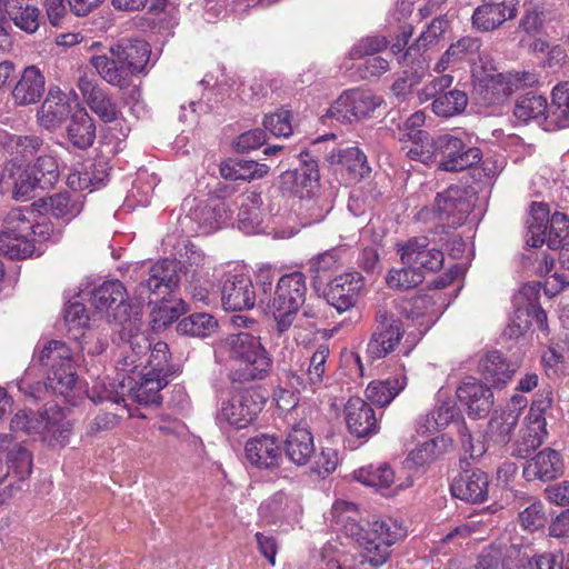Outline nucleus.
<instances>
[{
	"mask_svg": "<svg viewBox=\"0 0 569 569\" xmlns=\"http://www.w3.org/2000/svg\"><path fill=\"white\" fill-rule=\"evenodd\" d=\"M39 362L48 368L46 382L31 385L27 372L19 382V389L26 395L40 399L42 392H52L76 405L81 396V387L74 370L70 348L62 341L51 340L40 350Z\"/></svg>",
	"mask_w": 569,
	"mask_h": 569,
	"instance_id": "1",
	"label": "nucleus"
},
{
	"mask_svg": "<svg viewBox=\"0 0 569 569\" xmlns=\"http://www.w3.org/2000/svg\"><path fill=\"white\" fill-rule=\"evenodd\" d=\"M111 58L94 54L90 64L111 86L124 88L134 73L141 72L150 57V46L140 39H122L109 49Z\"/></svg>",
	"mask_w": 569,
	"mask_h": 569,
	"instance_id": "2",
	"label": "nucleus"
},
{
	"mask_svg": "<svg viewBox=\"0 0 569 569\" xmlns=\"http://www.w3.org/2000/svg\"><path fill=\"white\" fill-rule=\"evenodd\" d=\"M11 429L30 436L38 435L50 445L63 446L68 442L71 425L63 410L51 405L40 413L19 411L11 420Z\"/></svg>",
	"mask_w": 569,
	"mask_h": 569,
	"instance_id": "3",
	"label": "nucleus"
},
{
	"mask_svg": "<svg viewBox=\"0 0 569 569\" xmlns=\"http://www.w3.org/2000/svg\"><path fill=\"white\" fill-rule=\"evenodd\" d=\"M475 91L485 104H497L507 99L515 91L530 87L537 81L535 73L522 72H496L493 67L485 64L481 69L473 70Z\"/></svg>",
	"mask_w": 569,
	"mask_h": 569,
	"instance_id": "4",
	"label": "nucleus"
},
{
	"mask_svg": "<svg viewBox=\"0 0 569 569\" xmlns=\"http://www.w3.org/2000/svg\"><path fill=\"white\" fill-rule=\"evenodd\" d=\"M226 346L229 357L241 365L244 380H261L269 375L272 360L259 337L249 332L229 335Z\"/></svg>",
	"mask_w": 569,
	"mask_h": 569,
	"instance_id": "5",
	"label": "nucleus"
},
{
	"mask_svg": "<svg viewBox=\"0 0 569 569\" xmlns=\"http://www.w3.org/2000/svg\"><path fill=\"white\" fill-rule=\"evenodd\" d=\"M0 462L7 466V472L0 477V506L22 490L32 469L30 452L16 442L10 435H0Z\"/></svg>",
	"mask_w": 569,
	"mask_h": 569,
	"instance_id": "6",
	"label": "nucleus"
},
{
	"mask_svg": "<svg viewBox=\"0 0 569 569\" xmlns=\"http://www.w3.org/2000/svg\"><path fill=\"white\" fill-rule=\"evenodd\" d=\"M527 228L528 246L538 248L547 242L550 249H556L568 234L569 220L561 212H555L549 218V209L546 204L532 203Z\"/></svg>",
	"mask_w": 569,
	"mask_h": 569,
	"instance_id": "7",
	"label": "nucleus"
},
{
	"mask_svg": "<svg viewBox=\"0 0 569 569\" xmlns=\"http://www.w3.org/2000/svg\"><path fill=\"white\" fill-rule=\"evenodd\" d=\"M306 292V277L301 272L288 273L278 280L271 309L280 332L292 325L295 315L305 302Z\"/></svg>",
	"mask_w": 569,
	"mask_h": 569,
	"instance_id": "8",
	"label": "nucleus"
},
{
	"mask_svg": "<svg viewBox=\"0 0 569 569\" xmlns=\"http://www.w3.org/2000/svg\"><path fill=\"white\" fill-rule=\"evenodd\" d=\"M406 536V530L392 519H380L369 523L359 540L362 557L372 566H381L390 557V547Z\"/></svg>",
	"mask_w": 569,
	"mask_h": 569,
	"instance_id": "9",
	"label": "nucleus"
},
{
	"mask_svg": "<svg viewBox=\"0 0 569 569\" xmlns=\"http://www.w3.org/2000/svg\"><path fill=\"white\" fill-rule=\"evenodd\" d=\"M264 405L263 397L256 389H240L222 400L217 412V421L242 429L251 425Z\"/></svg>",
	"mask_w": 569,
	"mask_h": 569,
	"instance_id": "10",
	"label": "nucleus"
},
{
	"mask_svg": "<svg viewBox=\"0 0 569 569\" xmlns=\"http://www.w3.org/2000/svg\"><path fill=\"white\" fill-rule=\"evenodd\" d=\"M550 409L551 399L548 397H541L531 403L516 440L512 456L525 459L541 446L548 435L547 413Z\"/></svg>",
	"mask_w": 569,
	"mask_h": 569,
	"instance_id": "11",
	"label": "nucleus"
},
{
	"mask_svg": "<svg viewBox=\"0 0 569 569\" xmlns=\"http://www.w3.org/2000/svg\"><path fill=\"white\" fill-rule=\"evenodd\" d=\"M182 206L188 212L181 219V224L188 228L189 232L211 233L230 218L226 203L217 198L206 201L187 198Z\"/></svg>",
	"mask_w": 569,
	"mask_h": 569,
	"instance_id": "12",
	"label": "nucleus"
},
{
	"mask_svg": "<svg viewBox=\"0 0 569 569\" xmlns=\"http://www.w3.org/2000/svg\"><path fill=\"white\" fill-rule=\"evenodd\" d=\"M471 211V204L459 187H450L435 199L432 209L425 208L419 212V219H432L443 227L461 226Z\"/></svg>",
	"mask_w": 569,
	"mask_h": 569,
	"instance_id": "13",
	"label": "nucleus"
},
{
	"mask_svg": "<svg viewBox=\"0 0 569 569\" xmlns=\"http://www.w3.org/2000/svg\"><path fill=\"white\" fill-rule=\"evenodd\" d=\"M453 78L443 74L431 80L421 92V100L432 99V110L441 117H452L462 112L468 103L465 91L450 89Z\"/></svg>",
	"mask_w": 569,
	"mask_h": 569,
	"instance_id": "14",
	"label": "nucleus"
},
{
	"mask_svg": "<svg viewBox=\"0 0 569 569\" xmlns=\"http://www.w3.org/2000/svg\"><path fill=\"white\" fill-rule=\"evenodd\" d=\"M403 328L401 321L388 310L380 308L376 313V328L367 345V355L377 360L387 357L399 345Z\"/></svg>",
	"mask_w": 569,
	"mask_h": 569,
	"instance_id": "15",
	"label": "nucleus"
},
{
	"mask_svg": "<svg viewBox=\"0 0 569 569\" xmlns=\"http://www.w3.org/2000/svg\"><path fill=\"white\" fill-rule=\"evenodd\" d=\"M437 161L443 171H461L481 160V151L476 147H468L463 141L452 134H442L437 138Z\"/></svg>",
	"mask_w": 569,
	"mask_h": 569,
	"instance_id": "16",
	"label": "nucleus"
},
{
	"mask_svg": "<svg viewBox=\"0 0 569 569\" xmlns=\"http://www.w3.org/2000/svg\"><path fill=\"white\" fill-rule=\"evenodd\" d=\"M91 306L108 319V321L124 322L130 316V305L127 302V290L118 281H107L94 288L90 297Z\"/></svg>",
	"mask_w": 569,
	"mask_h": 569,
	"instance_id": "17",
	"label": "nucleus"
},
{
	"mask_svg": "<svg viewBox=\"0 0 569 569\" xmlns=\"http://www.w3.org/2000/svg\"><path fill=\"white\" fill-rule=\"evenodd\" d=\"M257 295L253 283L242 271H229L221 281V303L227 311H242L253 308Z\"/></svg>",
	"mask_w": 569,
	"mask_h": 569,
	"instance_id": "18",
	"label": "nucleus"
},
{
	"mask_svg": "<svg viewBox=\"0 0 569 569\" xmlns=\"http://www.w3.org/2000/svg\"><path fill=\"white\" fill-rule=\"evenodd\" d=\"M379 102L367 91L349 90L343 92L328 109L325 117L341 123H351L373 111Z\"/></svg>",
	"mask_w": 569,
	"mask_h": 569,
	"instance_id": "19",
	"label": "nucleus"
},
{
	"mask_svg": "<svg viewBox=\"0 0 569 569\" xmlns=\"http://www.w3.org/2000/svg\"><path fill=\"white\" fill-rule=\"evenodd\" d=\"M467 62L475 69H481L485 64H490L489 56L481 50V41L473 37H462L445 51L437 62L435 69L443 72L449 68L459 67Z\"/></svg>",
	"mask_w": 569,
	"mask_h": 569,
	"instance_id": "20",
	"label": "nucleus"
},
{
	"mask_svg": "<svg viewBox=\"0 0 569 569\" xmlns=\"http://www.w3.org/2000/svg\"><path fill=\"white\" fill-rule=\"evenodd\" d=\"M77 88L90 110L102 121L113 122L118 120L121 113L118 106L112 101L109 94L98 86L93 73L80 69Z\"/></svg>",
	"mask_w": 569,
	"mask_h": 569,
	"instance_id": "21",
	"label": "nucleus"
},
{
	"mask_svg": "<svg viewBox=\"0 0 569 569\" xmlns=\"http://www.w3.org/2000/svg\"><path fill=\"white\" fill-rule=\"evenodd\" d=\"M397 247L402 263L412 266L420 271H438L443 264V252L435 247H430L427 237H415L403 243H399Z\"/></svg>",
	"mask_w": 569,
	"mask_h": 569,
	"instance_id": "22",
	"label": "nucleus"
},
{
	"mask_svg": "<svg viewBox=\"0 0 569 569\" xmlns=\"http://www.w3.org/2000/svg\"><path fill=\"white\" fill-rule=\"evenodd\" d=\"M177 263L172 260H161L150 268L149 278L138 287L137 299L140 303L156 302L152 296L164 297L178 283Z\"/></svg>",
	"mask_w": 569,
	"mask_h": 569,
	"instance_id": "23",
	"label": "nucleus"
},
{
	"mask_svg": "<svg viewBox=\"0 0 569 569\" xmlns=\"http://www.w3.org/2000/svg\"><path fill=\"white\" fill-rule=\"evenodd\" d=\"M365 282L360 273L340 274L330 282L327 300L338 312H345L355 307Z\"/></svg>",
	"mask_w": 569,
	"mask_h": 569,
	"instance_id": "24",
	"label": "nucleus"
},
{
	"mask_svg": "<svg viewBox=\"0 0 569 569\" xmlns=\"http://www.w3.org/2000/svg\"><path fill=\"white\" fill-rule=\"evenodd\" d=\"M343 415L348 430L356 437H369L379 430V419L373 408L359 397L347 401Z\"/></svg>",
	"mask_w": 569,
	"mask_h": 569,
	"instance_id": "25",
	"label": "nucleus"
},
{
	"mask_svg": "<svg viewBox=\"0 0 569 569\" xmlns=\"http://www.w3.org/2000/svg\"><path fill=\"white\" fill-rule=\"evenodd\" d=\"M457 398L468 415L481 418L489 413L492 406V391L475 378L465 379L457 388Z\"/></svg>",
	"mask_w": 569,
	"mask_h": 569,
	"instance_id": "26",
	"label": "nucleus"
},
{
	"mask_svg": "<svg viewBox=\"0 0 569 569\" xmlns=\"http://www.w3.org/2000/svg\"><path fill=\"white\" fill-rule=\"evenodd\" d=\"M244 451L250 463L261 469H273L282 459L280 445L274 436L260 435L249 439Z\"/></svg>",
	"mask_w": 569,
	"mask_h": 569,
	"instance_id": "27",
	"label": "nucleus"
},
{
	"mask_svg": "<svg viewBox=\"0 0 569 569\" xmlns=\"http://www.w3.org/2000/svg\"><path fill=\"white\" fill-rule=\"evenodd\" d=\"M488 477L481 470H467L457 476L450 486L455 498L470 503L483 502L488 496Z\"/></svg>",
	"mask_w": 569,
	"mask_h": 569,
	"instance_id": "28",
	"label": "nucleus"
},
{
	"mask_svg": "<svg viewBox=\"0 0 569 569\" xmlns=\"http://www.w3.org/2000/svg\"><path fill=\"white\" fill-rule=\"evenodd\" d=\"M46 79L36 66L26 67L12 90V99L18 106H29L40 101L44 93Z\"/></svg>",
	"mask_w": 569,
	"mask_h": 569,
	"instance_id": "29",
	"label": "nucleus"
},
{
	"mask_svg": "<svg viewBox=\"0 0 569 569\" xmlns=\"http://www.w3.org/2000/svg\"><path fill=\"white\" fill-rule=\"evenodd\" d=\"M562 459L558 451L547 448L531 458L523 468V477L528 480L549 481L562 473Z\"/></svg>",
	"mask_w": 569,
	"mask_h": 569,
	"instance_id": "30",
	"label": "nucleus"
},
{
	"mask_svg": "<svg viewBox=\"0 0 569 569\" xmlns=\"http://www.w3.org/2000/svg\"><path fill=\"white\" fill-rule=\"evenodd\" d=\"M150 342L143 333L132 335L129 341L120 346V353L116 361V368L123 373H134L139 368L143 369V360Z\"/></svg>",
	"mask_w": 569,
	"mask_h": 569,
	"instance_id": "31",
	"label": "nucleus"
},
{
	"mask_svg": "<svg viewBox=\"0 0 569 569\" xmlns=\"http://www.w3.org/2000/svg\"><path fill=\"white\" fill-rule=\"evenodd\" d=\"M522 399L512 397L511 405L507 409L496 412L489 421L488 432L492 441L498 445H507L511 433L518 425Z\"/></svg>",
	"mask_w": 569,
	"mask_h": 569,
	"instance_id": "32",
	"label": "nucleus"
},
{
	"mask_svg": "<svg viewBox=\"0 0 569 569\" xmlns=\"http://www.w3.org/2000/svg\"><path fill=\"white\" fill-rule=\"evenodd\" d=\"M288 459L297 466H305L315 455L313 437L306 425L299 423L289 432L284 441Z\"/></svg>",
	"mask_w": 569,
	"mask_h": 569,
	"instance_id": "33",
	"label": "nucleus"
},
{
	"mask_svg": "<svg viewBox=\"0 0 569 569\" xmlns=\"http://www.w3.org/2000/svg\"><path fill=\"white\" fill-rule=\"evenodd\" d=\"M282 183L301 199L316 196L319 188V171L315 162L305 163L299 169L286 171Z\"/></svg>",
	"mask_w": 569,
	"mask_h": 569,
	"instance_id": "34",
	"label": "nucleus"
},
{
	"mask_svg": "<svg viewBox=\"0 0 569 569\" xmlns=\"http://www.w3.org/2000/svg\"><path fill=\"white\" fill-rule=\"evenodd\" d=\"M70 112L66 94L59 88H50L38 111L39 123L48 129L58 128Z\"/></svg>",
	"mask_w": 569,
	"mask_h": 569,
	"instance_id": "35",
	"label": "nucleus"
},
{
	"mask_svg": "<svg viewBox=\"0 0 569 569\" xmlns=\"http://www.w3.org/2000/svg\"><path fill=\"white\" fill-rule=\"evenodd\" d=\"M516 16V6L513 1H503L501 4H482L478 7L472 16L473 26L482 31H489L507 19Z\"/></svg>",
	"mask_w": 569,
	"mask_h": 569,
	"instance_id": "36",
	"label": "nucleus"
},
{
	"mask_svg": "<svg viewBox=\"0 0 569 569\" xmlns=\"http://www.w3.org/2000/svg\"><path fill=\"white\" fill-rule=\"evenodd\" d=\"M6 229L0 230V254L10 259H24L32 256L34 246L32 239L28 238L24 232L18 231V223L9 226L4 220Z\"/></svg>",
	"mask_w": 569,
	"mask_h": 569,
	"instance_id": "37",
	"label": "nucleus"
},
{
	"mask_svg": "<svg viewBox=\"0 0 569 569\" xmlns=\"http://www.w3.org/2000/svg\"><path fill=\"white\" fill-rule=\"evenodd\" d=\"M33 206L40 214L66 220L77 217L82 210V203L77 199H71L67 193H56L48 198H41Z\"/></svg>",
	"mask_w": 569,
	"mask_h": 569,
	"instance_id": "38",
	"label": "nucleus"
},
{
	"mask_svg": "<svg viewBox=\"0 0 569 569\" xmlns=\"http://www.w3.org/2000/svg\"><path fill=\"white\" fill-rule=\"evenodd\" d=\"M407 386V376L403 371L397 372L395 376L386 379L371 381L367 389V398L378 405H389Z\"/></svg>",
	"mask_w": 569,
	"mask_h": 569,
	"instance_id": "39",
	"label": "nucleus"
},
{
	"mask_svg": "<svg viewBox=\"0 0 569 569\" xmlns=\"http://www.w3.org/2000/svg\"><path fill=\"white\" fill-rule=\"evenodd\" d=\"M516 369V366L508 363L499 351L486 353L479 362V370L483 378L496 387L506 385Z\"/></svg>",
	"mask_w": 569,
	"mask_h": 569,
	"instance_id": "40",
	"label": "nucleus"
},
{
	"mask_svg": "<svg viewBox=\"0 0 569 569\" xmlns=\"http://www.w3.org/2000/svg\"><path fill=\"white\" fill-rule=\"evenodd\" d=\"M331 515L339 530L359 545L366 530L358 522L357 506L349 501L337 500L332 506Z\"/></svg>",
	"mask_w": 569,
	"mask_h": 569,
	"instance_id": "41",
	"label": "nucleus"
},
{
	"mask_svg": "<svg viewBox=\"0 0 569 569\" xmlns=\"http://www.w3.org/2000/svg\"><path fill=\"white\" fill-rule=\"evenodd\" d=\"M332 164H340L346 168L355 179L363 178L370 172L367 157L357 147H339L328 154Z\"/></svg>",
	"mask_w": 569,
	"mask_h": 569,
	"instance_id": "42",
	"label": "nucleus"
},
{
	"mask_svg": "<svg viewBox=\"0 0 569 569\" xmlns=\"http://www.w3.org/2000/svg\"><path fill=\"white\" fill-rule=\"evenodd\" d=\"M220 174L227 180L250 181L264 177L269 167L253 160L228 159L220 164Z\"/></svg>",
	"mask_w": 569,
	"mask_h": 569,
	"instance_id": "43",
	"label": "nucleus"
},
{
	"mask_svg": "<svg viewBox=\"0 0 569 569\" xmlns=\"http://www.w3.org/2000/svg\"><path fill=\"white\" fill-rule=\"evenodd\" d=\"M67 131L71 143L80 149L90 147L96 138V126L93 119L83 108L77 110L72 114Z\"/></svg>",
	"mask_w": 569,
	"mask_h": 569,
	"instance_id": "44",
	"label": "nucleus"
},
{
	"mask_svg": "<svg viewBox=\"0 0 569 569\" xmlns=\"http://www.w3.org/2000/svg\"><path fill=\"white\" fill-rule=\"evenodd\" d=\"M139 381L131 388L132 398L140 405H160V391L168 385V379L144 372H139Z\"/></svg>",
	"mask_w": 569,
	"mask_h": 569,
	"instance_id": "45",
	"label": "nucleus"
},
{
	"mask_svg": "<svg viewBox=\"0 0 569 569\" xmlns=\"http://www.w3.org/2000/svg\"><path fill=\"white\" fill-rule=\"evenodd\" d=\"M261 194L250 191L242 197L239 209V229L243 232H258L262 223Z\"/></svg>",
	"mask_w": 569,
	"mask_h": 569,
	"instance_id": "46",
	"label": "nucleus"
},
{
	"mask_svg": "<svg viewBox=\"0 0 569 569\" xmlns=\"http://www.w3.org/2000/svg\"><path fill=\"white\" fill-rule=\"evenodd\" d=\"M8 16L16 27L27 33H33L39 28L40 12L33 0H10Z\"/></svg>",
	"mask_w": 569,
	"mask_h": 569,
	"instance_id": "47",
	"label": "nucleus"
},
{
	"mask_svg": "<svg viewBox=\"0 0 569 569\" xmlns=\"http://www.w3.org/2000/svg\"><path fill=\"white\" fill-rule=\"evenodd\" d=\"M7 222L9 226L18 223V231L24 232L28 238L32 239L33 246L36 241L50 240L53 233V227L50 223L44 220L32 223L21 209L11 210L7 216Z\"/></svg>",
	"mask_w": 569,
	"mask_h": 569,
	"instance_id": "48",
	"label": "nucleus"
},
{
	"mask_svg": "<svg viewBox=\"0 0 569 569\" xmlns=\"http://www.w3.org/2000/svg\"><path fill=\"white\" fill-rule=\"evenodd\" d=\"M355 479L377 490L388 489L396 481L395 471L387 463L370 465L353 473Z\"/></svg>",
	"mask_w": 569,
	"mask_h": 569,
	"instance_id": "49",
	"label": "nucleus"
},
{
	"mask_svg": "<svg viewBox=\"0 0 569 569\" xmlns=\"http://www.w3.org/2000/svg\"><path fill=\"white\" fill-rule=\"evenodd\" d=\"M40 181V189L44 190L56 184L60 177V169L57 157L48 148L36 158L32 166H29Z\"/></svg>",
	"mask_w": 569,
	"mask_h": 569,
	"instance_id": "50",
	"label": "nucleus"
},
{
	"mask_svg": "<svg viewBox=\"0 0 569 569\" xmlns=\"http://www.w3.org/2000/svg\"><path fill=\"white\" fill-rule=\"evenodd\" d=\"M149 356L143 360V369L140 372L150 373L152 376H162V378L168 379L174 370L172 366L169 363V348L168 345L163 341H158L150 347Z\"/></svg>",
	"mask_w": 569,
	"mask_h": 569,
	"instance_id": "51",
	"label": "nucleus"
},
{
	"mask_svg": "<svg viewBox=\"0 0 569 569\" xmlns=\"http://www.w3.org/2000/svg\"><path fill=\"white\" fill-rule=\"evenodd\" d=\"M546 98L541 96H525L517 100L513 113L521 121L543 118L550 122Z\"/></svg>",
	"mask_w": 569,
	"mask_h": 569,
	"instance_id": "52",
	"label": "nucleus"
},
{
	"mask_svg": "<svg viewBox=\"0 0 569 569\" xmlns=\"http://www.w3.org/2000/svg\"><path fill=\"white\" fill-rule=\"evenodd\" d=\"M216 328L214 318L209 313L200 312L181 319L178 322L177 331L181 335L203 338L214 332Z\"/></svg>",
	"mask_w": 569,
	"mask_h": 569,
	"instance_id": "53",
	"label": "nucleus"
},
{
	"mask_svg": "<svg viewBox=\"0 0 569 569\" xmlns=\"http://www.w3.org/2000/svg\"><path fill=\"white\" fill-rule=\"evenodd\" d=\"M550 124L569 127V81L559 83L552 90V104L549 110Z\"/></svg>",
	"mask_w": 569,
	"mask_h": 569,
	"instance_id": "54",
	"label": "nucleus"
},
{
	"mask_svg": "<svg viewBox=\"0 0 569 569\" xmlns=\"http://www.w3.org/2000/svg\"><path fill=\"white\" fill-rule=\"evenodd\" d=\"M456 413L455 405L451 401L443 402L431 416L427 415L417 422V432L432 435L438 429L447 427Z\"/></svg>",
	"mask_w": 569,
	"mask_h": 569,
	"instance_id": "55",
	"label": "nucleus"
},
{
	"mask_svg": "<svg viewBox=\"0 0 569 569\" xmlns=\"http://www.w3.org/2000/svg\"><path fill=\"white\" fill-rule=\"evenodd\" d=\"M10 148L17 160L30 161L44 152L49 147L38 136H13L10 139Z\"/></svg>",
	"mask_w": 569,
	"mask_h": 569,
	"instance_id": "56",
	"label": "nucleus"
},
{
	"mask_svg": "<svg viewBox=\"0 0 569 569\" xmlns=\"http://www.w3.org/2000/svg\"><path fill=\"white\" fill-rule=\"evenodd\" d=\"M421 139L423 142L415 140L411 143L401 146V150L406 152V156L416 161H420L425 164L433 163L437 161V138L432 139L430 134H422Z\"/></svg>",
	"mask_w": 569,
	"mask_h": 569,
	"instance_id": "57",
	"label": "nucleus"
},
{
	"mask_svg": "<svg viewBox=\"0 0 569 569\" xmlns=\"http://www.w3.org/2000/svg\"><path fill=\"white\" fill-rule=\"evenodd\" d=\"M88 397L96 403L109 401L119 407L118 410L126 411V403L122 396L116 390L112 383L107 385L104 378L97 377L92 381V386L87 391Z\"/></svg>",
	"mask_w": 569,
	"mask_h": 569,
	"instance_id": "58",
	"label": "nucleus"
},
{
	"mask_svg": "<svg viewBox=\"0 0 569 569\" xmlns=\"http://www.w3.org/2000/svg\"><path fill=\"white\" fill-rule=\"evenodd\" d=\"M386 281L391 289L408 290L423 281V273L412 266L405 264L402 268L391 269Z\"/></svg>",
	"mask_w": 569,
	"mask_h": 569,
	"instance_id": "59",
	"label": "nucleus"
},
{
	"mask_svg": "<svg viewBox=\"0 0 569 569\" xmlns=\"http://www.w3.org/2000/svg\"><path fill=\"white\" fill-rule=\"evenodd\" d=\"M292 501L283 492H277L259 507V513L268 521H277L287 518L290 513Z\"/></svg>",
	"mask_w": 569,
	"mask_h": 569,
	"instance_id": "60",
	"label": "nucleus"
},
{
	"mask_svg": "<svg viewBox=\"0 0 569 569\" xmlns=\"http://www.w3.org/2000/svg\"><path fill=\"white\" fill-rule=\"evenodd\" d=\"M539 289L536 284H525L518 292L515 298L516 305H523V307H528L530 310V317L533 315L540 329L545 330L547 328V313L545 310L536 308V302L538 300Z\"/></svg>",
	"mask_w": 569,
	"mask_h": 569,
	"instance_id": "61",
	"label": "nucleus"
},
{
	"mask_svg": "<svg viewBox=\"0 0 569 569\" xmlns=\"http://www.w3.org/2000/svg\"><path fill=\"white\" fill-rule=\"evenodd\" d=\"M449 28V20L446 17L433 19L417 39L418 49H428L437 44Z\"/></svg>",
	"mask_w": 569,
	"mask_h": 569,
	"instance_id": "62",
	"label": "nucleus"
},
{
	"mask_svg": "<svg viewBox=\"0 0 569 569\" xmlns=\"http://www.w3.org/2000/svg\"><path fill=\"white\" fill-rule=\"evenodd\" d=\"M437 440L429 438L410 451L406 462L408 467H423L432 462L437 457Z\"/></svg>",
	"mask_w": 569,
	"mask_h": 569,
	"instance_id": "63",
	"label": "nucleus"
},
{
	"mask_svg": "<svg viewBox=\"0 0 569 569\" xmlns=\"http://www.w3.org/2000/svg\"><path fill=\"white\" fill-rule=\"evenodd\" d=\"M301 209L305 211L306 224L320 222L331 210L328 201L320 197H305Z\"/></svg>",
	"mask_w": 569,
	"mask_h": 569,
	"instance_id": "64",
	"label": "nucleus"
}]
</instances>
